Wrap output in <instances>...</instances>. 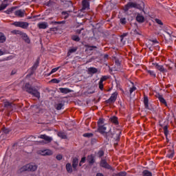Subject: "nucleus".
<instances>
[{
    "label": "nucleus",
    "instance_id": "32",
    "mask_svg": "<svg viewBox=\"0 0 176 176\" xmlns=\"http://www.w3.org/2000/svg\"><path fill=\"white\" fill-rule=\"evenodd\" d=\"M8 0H3L1 4V6H3V8H4V9H6V8H8V6H9V4L8 3Z\"/></svg>",
    "mask_w": 176,
    "mask_h": 176
},
{
    "label": "nucleus",
    "instance_id": "7",
    "mask_svg": "<svg viewBox=\"0 0 176 176\" xmlns=\"http://www.w3.org/2000/svg\"><path fill=\"white\" fill-rule=\"evenodd\" d=\"M4 107L6 108L8 111H16L17 107L16 104L9 102H6L4 103Z\"/></svg>",
    "mask_w": 176,
    "mask_h": 176
},
{
    "label": "nucleus",
    "instance_id": "24",
    "mask_svg": "<svg viewBox=\"0 0 176 176\" xmlns=\"http://www.w3.org/2000/svg\"><path fill=\"white\" fill-rule=\"evenodd\" d=\"M22 38L24 40L25 43H31L30 37H28V35H27L25 33L22 34Z\"/></svg>",
    "mask_w": 176,
    "mask_h": 176
},
{
    "label": "nucleus",
    "instance_id": "35",
    "mask_svg": "<svg viewBox=\"0 0 176 176\" xmlns=\"http://www.w3.org/2000/svg\"><path fill=\"white\" fill-rule=\"evenodd\" d=\"M72 39V41H74V42H79V41H80V38H79V36L78 35H73Z\"/></svg>",
    "mask_w": 176,
    "mask_h": 176
},
{
    "label": "nucleus",
    "instance_id": "4",
    "mask_svg": "<svg viewBox=\"0 0 176 176\" xmlns=\"http://www.w3.org/2000/svg\"><path fill=\"white\" fill-rule=\"evenodd\" d=\"M12 25L14 27H19V28H23V30H27L28 28L30 23L28 22H23V21H15L12 23Z\"/></svg>",
    "mask_w": 176,
    "mask_h": 176
},
{
    "label": "nucleus",
    "instance_id": "28",
    "mask_svg": "<svg viewBox=\"0 0 176 176\" xmlns=\"http://www.w3.org/2000/svg\"><path fill=\"white\" fill-rule=\"evenodd\" d=\"M45 5L49 8H52V6H54L56 5V1L54 0H50L45 3Z\"/></svg>",
    "mask_w": 176,
    "mask_h": 176
},
{
    "label": "nucleus",
    "instance_id": "34",
    "mask_svg": "<svg viewBox=\"0 0 176 176\" xmlns=\"http://www.w3.org/2000/svg\"><path fill=\"white\" fill-rule=\"evenodd\" d=\"M126 175H127V173H126L125 171H122L116 174H113L112 176H126Z\"/></svg>",
    "mask_w": 176,
    "mask_h": 176
},
{
    "label": "nucleus",
    "instance_id": "33",
    "mask_svg": "<svg viewBox=\"0 0 176 176\" xmlns=\"http://www.w3.org/2000/svg\"><path fill=\"white\" fill-rule=\"evenodd\" d=\"M62 16H64L65 20H67L68 17H69V13H68V11H63L61 13Z\"/></svg>",
    "mask_w": 176,
    "mask_h": 176
},
{
    "label": "nucleus",
    "instance_id": "39",
    "mask_svg": "<svg viewBox=\"0 0 176 176\" xmlns=\"http://www.w3.org/2000/svg\"><path fill=\"white\" fill-rule=\"evenodd\" d=\"M58 136L60 137V138H63V140L67 138V135H65V134L63 132H58Z\"/></svg>",
    "mask_w": 176,
    "mask_h": 176
},
{
    "label": "nucleus",
    "instance_id": "6",
    "mask_svg": "<svg viewBox=\"0 0 176 176\" xmlns=\"http://www.w3.org/2000/svg\"><path fill=\"white\" fill-rule=\"evenodd\" d=\"M140 6L134 2H129L127 4L125 5L124 8V12L129 11V9H131L133 8H135V9H138V7Z\"/></svg>",
    "mask_w": 176,
    "mask_h": 176
},
{
    "label": "nucleus",
    "instance_id": "42",
    "mask_svg": "<svg viewBox=\"0 0 176 176\" xmlns=\"http://www.w3.org/2000/svg\"><path fill=\"white\" fill-rule=\"evenodd\" d=\"M63 107H64V104L63 103H58L56 106L57 111H60V109H63Z\"/></svg>",
    "mask_w": 176,
    "mask_h": 176
},
{
    "label": "nucleus",
    "instance_id": "40",
    "mask_svg": "<svg viewBox=\"0 0 176 176\" xmlns=\"http://www.w3.org/2000/svg\"><path fill=\"white\" fill-rule=\"evenodd\" d=\"M93 135H94L91 133H86L83 134V137H86L87 138H91V137H93Z\"/></svg>",
    "mask_w": 176,
    "mask_h": 176
},
{
    "label": "nucleus",
    "instance_id": "58",
    "mask_svg": "<svg viewBox=\"0 0 176 176\" xmlns=\"http://www.w3.org/2000/svg\"><path fill=\"white\" fill-rule=\"evenodd\" d=\"M153 65H154V67H155V68L157 69V67L160 65L159 63H153Z\"/></svg>",
    "mask_w": 176,
    "mask_h": 176
},
{
    "label": "nucleus",
    "instance_id": "41",
    "mask_svg": "<svg viewBox=\"0 0 176 176\" xmlns=\"http://www.w3.org/2000/svg\"><path fill=\"white\" fill-rule=\"evenodd\" d=\"M115 64H116V65L117 66L118 69H120V68H121V66H120V65H121L120 61H119V60H116Z\"/></svg>",
    "mask_w": 176,
    "mask_h": 176
},
{
    "label": "nucleus",
    "instance_id": "50",
    "mask_svg": "<svg viewBox=\"0 0 176 176\" xmlns=\"http://www.w3.org/2000/svg\"><path fill=\"white\" fill-rule=\"evenodd\" d=\"M85 29L82 28L81 29H78L76 30V33L78 34V35H80V34H82V31H84Z\"/></svg>",
    "mask_w": 176,
    "mask_h": 176
},
{
    "label": "nucleus",
    "instance_id": "64",
    "mask_svg": "<svg viewBox=\"0 0 176 176\" xmlns=\"http://www.w3.org/2000/svg\"><path fill=\"white\" fill-rule=\"evenodd\" d=\"M108 57H109L108 54H104V58H108Z\"/></svg>",
    "mask_w": 176,
    "mask_h": 176
},
{
    "label": "nucleus",
    "instance_id": "63",
    "mask_svg": "<svg viewBox=\"0 0 176 176\" xmlns=\"http://www.w3.org/2000/svg\"><path fill=\"white\" fill-rule=\"evenodd\" d=\"M168 87H171V85L168 84L166 85V89H168Z\"/></svg>",
    "mask_w": 176,
    "mask_h": 176
},
{
    "label": "nucleus",
    "instance_id": "37",
    "mask_svg": "<svg viewBox=\"0 0 176 176\" xmlns=\"http://www.w3.org/2000/svg\"><path fill=\"white\" fill-rule=\"evenodd\" d=\"M157 69H158V71H160V72L164 73L166 72V69H164V67H163V65H159L157 67Z\"/></svg>",
    "mask_w": 176,
    "mask_h": 176
},
{
    "label": "nucleus",
    "instance_id": "31",
    "mask_svg": "<svg viewBox=\"0 0 176 176\" xmlns=\"http://www.w3.org/2000/svg\"><path fill=\"white\" fill-rule=\"evenodd\" d=\"M142 175L143 176H152V172H151L148 170H144L142 172Z\"/></svg>",
    "mask_w": 176,
    "mask_h": 176
},
{
    "label": "nucleus",
    "instance_id": "38",
    "mask_svg": "<svg viewBox=\"0 0 176 176\" xmlns=\"http://www.w3.org/2000/svg\"><path fill=\"white\" fill-rule=\"evenodd\" d=\"M148 74L153 78H156V73L153 70H147Z\"/></svg>",
    "mask_w": 176,
    "mask_h": 176
},
{
    "label": "nucleus",
    "instance_id": "55",
    "mask_svg": "<svg viewBox=\"0 0 176 176\" xmlns=\"http://www.w3.org/2000/svg\"><path fill=\"white\" fill-rule=\"evenodd\" d=\"M164 32H166V34L169 35V36H171V35H173V32L171 30H165Z\"/></svg>",
    "mask_w": 176,
    "mask_h": 176
},
{
    "label": "nucleus",
    "instance_id": "19",
    "mask_svg": "<svg viewBox=\"0 0 176 176\" xmlns=\"http://www.w3.org/2000/svg\"><path fill=\"white\" fill-rule=\"evenodd\" d=\"M78 50V47H72L69 49L68 52H67V56L69 57L72 53H76Z\"/></svg>",
    "mask_w": 176,
    "mask_h": 176
},
{
    "label": "nucleus",
    "instance_id": "20",
    "mask_svg": "<svg viewBox=\"0 0 176 176\" xmlns=\"http://www.w3.org/2000/svg\"><path fill=\"white\" fill-rule=\"evenodd\" d=\"M39 65V60H36L35 63L33 65V66L31 67V75L36 71V68H38V66Z\"/></svg>",
    "mask_w": 176,
    "mask_h": 176
},
{
    "label": "nucleus",
    "instance_id": "61",
    "mask_svg": "<svg viewBox=\"0 0 176 176\" xmlns=\"http://www.w3.org/2000/svg\"><path fill=\"white\" fill-rule=\"evenodd\" d=\"M3 54H5L3 51H2V50H0V56H3Z\"/></svg>",
    "mask_w": 176,
    "mask_h": 176
},
{
    "label": "nucleus",
    "instance_id": "3",
    "mask_svg": "<svg viewBox=\"0 0 176 176\" xmlns=\"http://www.w3.org/2000/svg\"><path fill=\"white\" fill-rule=\"evenodd\" d=\"M21 171H36V170H38V165L35 164H28L25 166H23L21 168Z\"/></svg>",
    "mask_w": 176,
    "mask_h": 176
},
{
    "label": "nucleus",
    "instance_id": "60",
    "mask_svg": "<svg viewBox=\"0 0 176 176\" xmlns=\"http://www.w3.org/2000/svg\"><path fill=\"white\" fill-rule=\"evenodd\" d=\"M150 52H153V47L152 46L148 47Z\"/></svg>",
    "mask_w": 176,
    "mask_h": 176
},
{
    "label": "nucleus",
    "instance_id": "14",
    "mask_svg": "<svg viewBox=\"0 0 176 176\" xmlns=\"http://www.w3.org/2000/svg\"><path fill=\"white\" fill-rule=\"evenodd\" d=\"M100 167H103V168H107V170H111V166L107 162V160L102 159L100 161Z\"/></svg>",
    "mask_w": 176,
    "mask_h": 176
},
{
    "label": "nucleus",
    "instance_id": "48",
    "mask_svg": "<svg viewBox=\"0 0 176 176\" xmlns=\"http://www.w3.org/2000/svg\"><path fill=\"white\" fill-rule=\"evenodd\" d=\"M51 82H52V83H56V84H58V83H59L60 82V80L57 79V78H53V79L51 80Z\"/></svg>",
    "mask_w": 176,
    "mask_h": 176
},
{
    "label": "nucleus",
    "instance_id": "51",
    "mask_svg": "<svg viewBox=\"0 0 176 176\" xmlns=\"http://www.w3.org/2000/svg\"><path fill=\"white\" fill-rule=\"evenodd\" d=\"M3 132H4L5 134H9V133L10 132V130H9V129H7V128H3Z\"/></svg>",
    "mask_w": 176,
    "mask_h": 176
},
{
    "label": "nucleus",
    "instance_id": "53",
    "mask_svg": "<svg viewBox=\"0 0 176 176\" xmlns=\"http://www.w3.org/2000/svg\"><path fill=\"white\" fill-rule=\"evenodd\" d=\"M120 23H121V24H122V25L126 24V18H121V19H120Z\"/></svg>",
    "mask_w": 176,
    "mask_h": 176
},
{
    "label": "nucleus",
    "instance_id": "11",
    "mask_svg": "<svg viewBox=\"0 0 176 176\" xmlns=\"http://www.w3.org/2000/svg\"><path fill=\"white\" fill-rule=\"evenodd\" d=\"M25 14V10H18L14 12V15L19 19H23Z\"/></svg>",
    "mask_w": 176,
    "mask_h": 176
},
{
    "label": "nucleus",
    "instance_id": "17",
    "mask_svg": "<svg viewBox=\"0 0 176 176\" xmlns=\"http://www.w3.org/2000/svg\"><path fill=\"white\" fill-rule=\"evenodd\" d=\"M144 104L146 109H149V99L146 95L144 96Z\"/></svg>",
    "mask_w": 176,
    "mask_h": 176
},
{
    "label": "nucleus",
    "instance_id": "52",
    "mask_svg": "<svg viewBox=\"0 0 176 176\" xmlns=\"http://www.w3.org/2000/svg\"><path fill=\"white\" fill-rule=\"evenodd\" d=\"M56 159H57L58 160H63V155L61 154H58L56 155Z\"/></svg>",
    "mask_w": 176,
    "mask_h": 176
},
{
    "label": "nucleus",
    "instance_id": "26",
    "mask_svg": "<svg viewBox=\"0 0 176 176\" xmlns=\"http://www.w3.org/2000/svg\"><path fill=\"white\" fill-rule=\"evenodd\" d=\"M111 122L113 123L116 125L119 124V121L118 120V117L116 116H113L110 118Z\"/></svg>",
    "mask_w": 176,
    "mask_h": 176
},
{
    "label": "nucleus",
    "instance_id": "54",
    "mask_svg": "<svg viewBox=\"0 0 176 176\" xmlns=\"http://www.w3.org/2000/svg\"><path fill=\"white\" fill-rule=\"evenodd\" d=\"M149 41L153 43V44L151 45H156V43H159V41H157V39L149 40Z\"/></svg>",
    "mask_w": 176,
    "mask_h": 176
},
{
    "label": "nucleus",
    "instance_id": "30",
    "mask_svg": "<svg viewBox=\"0 0 176 176\" xmlns=\"http://www.w3.org/2000/svg\"><path fill=\"white\" fill-rule=\"evenodd\" d=\"M104 123H105V119L99 118L98 122H97L98 127L100 126H104Z\"/></svg>",
    "mask_w": 176,
    "mask_h": 176
},
{
    "label": "nucleus",
    "instance_id": "9",
    "mask_svg": "<svg viewBox=\"0 0 176 176\" xmlns=\"http://www.w3.org/2000/svg\"><path fill=\"white\" fill-rule=\"evenodd\" d=\"M102 136H104V138H106V140H107L108 141H109V140H111V138H113V133H112V129H109V131H106L103 135H102Z\"/></svg>",
    "mask_w": 176,
    "mask_h": 176
},
{
    "label": "nucleus",
    "instance_id": "49",
    "mask_svg": "<svg viewBox=\"0 0 176 176\" xmlns=\"http://www.w3.org/2000/svg\"><path fill=\"white\" fill-rule=\"evenodd\" d=\"M136 90H137V87H135L134 86L131 87L130 90H129L130 94H133V92L135 91Z\"/></svg>",
    "mask_w": 176,
    "mask_h": 176
},
{
    "label": "nucleus",
    "instance_id": "62",
    "mask_svg": "<svg viewBox=\"0 0 176 176\" xmlns=\"http://www.w3.org/2000/svg\"><path fill=\"white\" fill-rule=\"evenodd\" d=\"M1 10H5V7H3L0 5V12Z\"/></svg>",
    "mask_w": 176,
    "mask_h": 176
},
{
    "label": "nucleus",
    "instance_id": "47",
    "mask_svg": "<svg viewBox=\"0 0 176 176\" xmlns=\"http://www.w3.org/2000/svg\"><path fill=\"white\" fill-rule=\"evenodd\" d=\"M155 23H157V24H159V25H163V22L162 21V20L159 19H155Z\"/></svg>",
    "mask_w": 176,
    "mask_h": 176
},
{
    "label": "nucleus",
    "instance_id": "46",
    "mask_svg": "<svg viewBox=\"0 0 176 176\" xmlns=\"http://www.w3.org/2000/svg\"><path fill=\"white\" fill-rule=\"evenodd\" d=\"M98 157H102V156H104V151L100 150L98 152Z\"/></svg>",
    "mask_w": 176,
    "mask_h": 176
},
{
    "label": "nucleus",
    "instance_id": "12",
    "mask_svg": "<svg viewBox=\"0 0 176 176\" xmlns=\"http://www.w3.org/2000/svg\"><path fill=\"white\" fill-rule=\"evenodd\" d=\"M87 74L88 75H94L95 74H98V69L94 67H90L87 69Z\"/></svg>",
    "mask_w": 176,
    "mask_h": 176
},
{
    "label": "nucleus",
    "instance_id": "43",
    "mask_svg": "<svg viewBox=\"0 0 176 176\" xmlns=\"http://www.w3.org/2000/svg\"><path fill=\"white\" fill-rule=\"evenodd\" d=\"M98 86L100 90H104V82H102V81H99Z\"/></svg>",
    "mask_w": 176,
    "mask_h": 176
},
{
    "label": "nucleus",
    "instance_id": "10",
    "mask_svg": "<svg viewBox=\"0 0 176 176\" xmlns=\"http://www.w3.org/2000/svg\"><path fill=\"white\" fill-rule=\"evenodd\" d=\"M89 1L90 0L82 1V12H85V10H89V9H90V3L89 2Z\"/></svg>",
    "mask_w": 176,
    "mask_h": 176
},
{
    "label": "nucleus",
    "instance_id": "44",
    "mask_svg": "<svg viewBox=\"0 0 176 176\" xmlns=\"http://www.w3.org/2000/svg\"><path fill=\"white\" fill-rule=\"evenodd\" d=\"M58 69H60V67H55L54 69H52L50 72V73L49 74V76L50 75H52V74H54V72H57V70Z\"/></svg>",
    "mask_w": 176,
    "mask_h": 176
},
{
    "label": "nucleus",
    "instance_id": "21",
    "mask_svg": "<svg viewBox=\"0 0 176 176\" xmlns=\"http://www.w3.org/2000/svg\"><path fill=\"white\" fill-rule=\"evenodd\" d=\"M163 130H164V134L166 137V140L167 142H168V126L167 125H165L164 127H163Z\"/></svg>",
    "mask_w": 176,
    "mask_h": 176
},
{
    "label": "nucleus",
    "instance_id": "22",
    "mask_svg": "<svg viewBox=\"0 0 176 176\" xmlns=\"http://www.w3.org/2000/svg\"><path fill=\"white\" fill-rule=\"evenodd\" d=\"M136 20L138 23H144V21H145V18L142 14H138Z\"/></svg>",
    "mask_w": 176,
    "mask_h": 176
},
{
    "label": "nucleus",
    "instance_id": "13",
    "mask_svg": "<svg viewBox=\"0 0 176 176\" xmlns=\"http://www.w3.org/2000/svg\"><path fill=\"white\" fill-rule=\"evenodd\" d=\"M97 131L98 133H100V134H101L102 135L105 134V133L107 132V127L105 126V124L98 126Z\"/></svg>",
    "mask_w": 176,
    "mask_h": 176
},
{
    "label": "nucleus",
    "instance_id": "56",
    "mask_svg": "<svg viewBox=\"0 0 176 176\" xmlns=\"http://www.w3.org/2000/svg\"><path fill=\"white\" fill-rule=\"evenodd\" d=\"M44 153H45L44 155H52V151H45Z\"/></svg>",
    "mask_w": 176,
    "mask_h": 176
},
{
    "label": "nucleus",
    "instance_id": "59",
    "mask_svg": "<svg viewBox=\"0 0 176 176\" xmlns=\"http://www.w3.org/2000/svg\"><path fill=\"white\" fill-rule=\"evenodd\" d=\"M93 49H97V47L96 46H91V48L89 49V50H93Z\"/></svg>",
    "mask_w": 176,
    "mask_h": 176
},
{
    "label": "nucleus",
    "instance_id": "15",
    "mask_svg": "<svg viewBox=\"0 0 176 176\" xmlns=\"http://www.w3.org/2000/svg\"><path fill=\"white\" fill-rule=\"evenodd\" d=\"M38 138H41V140H45L47 142H52L53 141V138L48 136L47 135H40L38 136Z\"/></svg>",
    "mask_w": 176,
    "mask_h": 176
},
{
    "label": "nucleus",
    "instance_id": "1",
    "mask_svg": "<svg viewBox=\"0 0 176 176\" xmlns=\"http://www.w3.org/2000/svg\"><path fill=\"white\" fill-rule=\"evenodd\" d=\"M79 165V159L78 157H74L72 160V164L71 163L66 164L65 168L68 174H72L74 171L78 170V166Z\"/></svg>",
    "mask_w": 176,
    "mask_h": 176
},
{
    "label": "nucleus",
    "instance_id": "16",
    "mask_svg": "<svg viewBox=\"0 0 176 176\" xmlns=\"http://www.w3.org/2000/svg\"><path fill=\"white\" fill-rule=\"evenodd\" d=\"M38 27L40 30H46L49 27V25L47 22H41L38 23Z\"/></svg>",
    "mask_w": 176,
    "mask_h": 176
},
{
    "label": "nucleus",
    "instance_id": "25",
    "mask_svg": "<svg viewBox=\"0 0 176 176\" xmlns=\"http://www.w3.org/2000/svg\"><path fill=\"white\" fill-rule=\"evenodd\" d=\"M16 9H17V7H12L10 8H8L7 10H5L4 13H6V14H12V13H13V12L16 10Z\"/></svg>",
    "mask_w": 176,
    "mask_h": 176
},
{
    "label": "nucleus",
    "instance_id": "2",
    "mask_svg": "<svg viewBox=\"0 0 176 176\" xmlns=\"http://www.w3.org/2000/svg\"><path fill=\"white\" fill-rule=\"evenodd\" d=\"M25 90L27 93L33 96V97H36V98H38V100L41 98V93L38 91L36 88L31 86L30 83H26L25 85Z\"/></svg>",
    "mask_w": 176,
    "mask_h": 176
},
{
    "label": "nucleus",
    "instance_id": "29",
    "mask_svg": "<svg viewBox=\"0 0 176 176\" xmlns=\"http://www.w3.org/2000/svg\"><path fill=\"white\" fill-rule=\"evenodd\" d=\"M87 162L89 164H94V157L93 155H89L87 157Z\"/></svg>",
    "mask_w": 176,
    "mask_h": 176
},
{
    "label": "nucleus",
    "instance_id": "23",
    "mask_svg": "<svg viewBox=\"0 0 176 176\" xmlns=\"http://www.w3.org/2000/svg\"><path fill=\"white\" fill-rule=\"evenodd\" d=\"M158 100H159L160 102H161V104H163L164 105H165V107H168L167 102L166 101V99H164V98H163L162 95L158 96Z\"/></svg>",
    "mask_w": 176,
    "mask_h": 176
},
{
    "label": "nucleus",
    "instance_id": "18",
    "mask_svg": "<svg viewBox=\"0 0 176 176\" xmlns=\"http://www.w3.org/2000/svg\"><path fill=\"white\" fill-rule=\"evenodd\" d=\"M60 93L62 94H68L69 93H72V90L69 89V88H59Z\"/></svg>",
    "mask_w": 176,
    "mask_h": 176
},
{
    "label": "nucleus",
    "instance_id": "8",
    "mask_svg": "<svg viewBox=\"0 0 176 176\" xmlns=\"http://www.w3.org/2000/svg\"><path fill=\"white\" fill-rule=\"evenodd\" d=\"M168 152L166 153V157L168 159H173L175 155V151L174 150V146H172L170 148H168Z\"/></svg>",
    "mask_w": 176,
    "mask_h": 176
},
{
    "label": "nucleus",
    "instance_id": "36",
    "mask_svg": "<svg viewBox=\"0 0 176 176\" xmlns=\"http://www.w3.org/2000/svg\"><path fill=\"white\" fill-rule=\"evenodd\" d=\"M51 24H53L54 25H57L60 24H65V21H52Z\"/></svg>",
    "mask_w": 176,
    "mask_h": 176
},
{
    "label": "nucleus",
    "instance_id": "27",
    "mask_svg": "<svg viewBox=\"0 0 176 176\" xmlns=\"http://www.w3.org/2000/svg\"><path fill=\"white\" fill-rule=\"evenodd\" d=\"M6 42V36L2 32H0V43H5Z\"/></svg>",
    "mask_w": 176,
    "mask_h": 176
},
{
    "label": "nucleus",
    "instance_id": "45",
    "mask_svg": "<svg viewBox=\"0 0 176 176\" xmlns=\"http://www.w3.org/2000/svg\"><path fill=\"white\" fill-rule=\"evenodd\" d=\"M108 78H109L108 76H102L100 78V81L104 82H105V80H107V79H108Z\"/></svg>",
    "mask_w": 176,
    "mask_h": 176
},
{
    "label": "nucleus",
    "instance_id": "57",
    "mask_svg": "<svg viewBox=\"0 0 176 176\" xmlns=\"http://www.w3.org/2000/svg\"><path fill=\"white\" fill-rule=\"evenodd\" d=\"M86 162V157H82L80 163H85Z\"/></svg>",
    "mask_w": 176,
    "mask_h": 176
},
{
    "label": "nucleus",
    "instance_id": "5",
    "mask_svg": "<svg viewBox=\"0 0 176 176\" xmlns=\"http://www.w3.org/2000/svg\"><path fill=\"white\" fill-rule=\"evenodd\" d=\"M118 98V93L116 91L111 94L110 98L108 100H105V104L111 105V104L115 103L116 99Z\"/></svg>",
    "mask_w": 176,
    "mask_h": 176
}]
</instances>
